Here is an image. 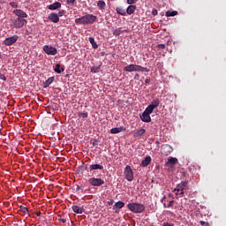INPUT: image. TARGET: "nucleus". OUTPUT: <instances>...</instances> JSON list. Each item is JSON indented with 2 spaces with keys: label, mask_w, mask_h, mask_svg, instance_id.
Here are the masks:
<instances>
[{
  "label": "nucleus",
  "mask_w": 226,
  "mask_h": 226,
  "mask_svg": "<svg viewBox=\"0 0 226 226\" xmlns=\"http://www.w3.org/2000/svg\"><path fill=\"white\" fill-rule=\"evenodd\" d=\"M101 65H93L91 68L92 72H100Z\"/></svg>",
  "instance_id": "c85d7f7f"
},
{
  "label": "nucleus",
  "mask_w": 226,
  "mask_h": 226,
  "mask_svg": "<svg viewBox=\"0 0 226 226\" xmlns=\"http://www.w3.org/2000/svg\"><path fill=\"white\" fill-rule=\"evenodd\" d=\"M57 15H58V18H59V20H60V18H62V16L64 15V11H59L57 12Z\"/></svg>",
  "instance_id": "4c0bfd02"
},
{
  "label": "nucleus",
  "mask_w": 226,
  "mask_h": 226,
  "mask_svg": "<svg viewBox=\"0 0 226 226\" xmlns=\"http://www.w3.org/2000/svg\"><path fill=\"white\" fill-rule=\"evenodd\" d=\"M134 78L136 80H139V79L140 78L139 73H135Z\"/></svg>",
  "instance_id": "37998d69"
},
{
  "label": "nucleus",
  "mask_w": 226,
  "mask_h": 226,
  "mask_svg": "<svg viewBox=\"0 0 226 226\" xmlns=\"http://www.w3.org/2000/svg\"><path fill=\"white\" fill-rule=\"evenodd\" d=\"M59 7H62V3H51L50 5H49V10H58Z\"/></svg>",
  "instance_id": "f3484780"
},
{
  "label": "nucleus",
  "mask_w": 226,
  "mask_h": 226,
  "mask_svg": "<svg viewBox=\"0 0 226 226\" xmlns=\"http://www.w3.org/2000/svg\"><path fill=\"white\" fill-rule=\"evenodd\" d=\"M151 113H153V102L147 106V122L151 123Z\"/></svg>",
  "instance_id": "a211bd4d"
},
{
  "label": "nucleus",
  "mask_w": 226,
  "mask_h": 226,
  "mask_svg": "<svg viewBox=\"0 0 226 226\" xmlns=\"http://www.w3.org/2000/svg\"><path fill=\"white\" fill-rule=\"evenodd\" d=\"M165 198H166V196H163L162 199H161V201H162V203H163V204L165 203Z\"/></svg>",
  "instance_id": "09e8293b"
},
{
  "label": "nucleus",
  "mask_w": 226,
  "mask_h": 226,
  "mask_svg": "<svg viewBox=\"0 0 226 226\" xmlns=\"http://www.w3.org/2000/svg\"><path fill=\"white\" fill-rule=\"evenodd\" d=\"M124 131L123 125H120V127L111 128L110 133H121V132Z\"/></svg>",
  "instance_id": "5701e85b"
},
{
  "label": "nucleus",
  "mask_w": 226,
  "mask_h": 226,
  "mask_svg": "<svg viewBox=\"0 0 226 226\" xmlns=\"http://www.w3.org/2000/svg\"><path fill=\"white\" fill-rule=\"evenodd\" d=\"M141 120L145 123H148V106L145 108V110H143V113L140 116Z\"/></svg>",
  "instance_id": "ddd939ff"
},
{
  "label": "nucleus",
  "mask_w": 226,
  "mask_h": 226,
  "mask_svg": "<svg viewBox=\"0 0 226 226\" xmlns=\"http://www.w3.org/2000/svg\"><path fill=\"white\" fill-rule=\"evenodd\" d=\"M89 41H90L91 44L93 45V48H98V43L95 42L94 38L90 37Z\"/></svg>",
  "instance_id": "2f4dec72"
},
{
  "label": "nucleus",
  "mask_w": 226,
  "mask_h": 226,
  "mask_svg": "<svg viewBox=\"0 0 226 226\" xmlns=\"http://www.w3.org/2000/svg\"><path fill=\"white\" fill-rule=\"evenodd\" d=\"M158 105H160L159 99H154V101H152V113L154 110V108H158Z\"/></svg>",
  "instance_id": "a878e982"
},
{
  "label": "nucleus",
  "mask_w": 226,
  "mask_h": 226,
  "mask_svg": "<svg viewBox=\"0 0 226 226\" xmlns=\"http://www.w3.org/2000/svg\"><path fill=\"white\" fill-rule=\"evenodd\" d=\"M162 226H174V223L164 222Z\"/></svg>",
  "instance_id": "ea45409f"
},
{
  "label": "nucleus",
  "mask_w": 226,
  "mask_h": 226,
  "mask_svg": "<svg viewBox=\"0 0 226 226\" xmlns=\"http://www.w3.org/2000/svg\"><path fill=\"white\" fill-rule=\"evenodd\" d=\"M43 50L47 52L48 55L57 54V48H54L53 45H43Z\"/></svg>",
  "instance_id": "0eeeda50"
},
{
  "label": "nucleus",
  "mask_w": 226,
  "mask_h": 226,
  "mask_svg": "<svg viewBox=\"0 0 226 226\" xmlns=\"http://www.w3.org/2000/svg\"><path fill=\"white\" fill-rule=\"evenodd\" d=\"M15 15H19L20 18V20H26V18H27V12H25V11H20V9L17 8V11H13Z\"/></svg>",
  "instance_id": "9b49d317"
},
{
  "label": "nucleus",
  "mask_w": 226,
  "mask_h": 226,
  "mask_svg": "<svg viewBox=\"0 0 226 226\" xmlns=\"http://www.w3.org/2000/svg\"><path fill=\"white\" fill-rule=\"evenodd\" d=\"M124 206H125L124 201H117L114 203L113 209L114 211H119L120 208H124Z\"/></svg>",
  "instance_id": "4468645a"
},
{
  "label": "nucleus",
  "mask_w": 226,
  "mask_h": 226,
  "mask_svg": "<svg viewBox=\"0 0 226 226\" xmlns=\"http://www.w3.org/2000/svg\"><path fill=\"white\" fill-rule=\"evenodd\" d=\"M152 15H158V11H156V9H154L152 11Z\"/></svg>",
  "instance_id": "79ce46f5"
},
{
  "label": "nucleus",
  "mask_w": 226,
  "mask_h": 226,
  "mask_svg": "<svg viewBox=\"0 0 226 226\" xmlns=\"http://www.w3.org/2000/svg\"><path fill=\"white\" fill-rule=\"evenodd\" d=\"M59 221H62V223H66V219H62V217H60Z\"/></svg>",
  "instance_id": "49530a36"
},
{
  "label": "nucleus",
  "mask_w": 226,
  "mask_h": 226,
  "mask_svg": "<svg viewBox=\"0 0 226 226\" xmlns=\"http://www.w3.org/2000/svg\"><path fill=\"white\" fill-rule=\"evenodd\" d=\"M79 116L81 117H88V113L87 112L79 113Z\"/></svg>",
  "instance_id": "f704fd0d"
},
{
  "label": "nucleus",
  "mask_w": 226,
  "mask_h": 226,
  "mask_svg": "<svg viewBox=\"0 0 226 226\" xmlns=\"http://www.w3.org/2000/svg\"><path fill=\"white\" fill-rule=\"evenodd\" d=\"M124 70H125L128 72H134V70H137V72L140 70L141 72H149V68H145L143 67V65L134 64V63H131L130 65H125V68H124Z\"/></svg>",
  "instance_id": "7ed1b4c3"
},
{
  "label": "nucleus",
  "mask_w": 226,
  "mask_h": 226,
  "mask_svg": "<svg viewBox=\"0 0 226 226\" xmlns=\"http://www.w3.org/2000/svg\"><path fill=\"white\" fill-rule=\"evenodd\" d=\"M98 7H101V9H104L106 7L105 0H98Z\"/></svg>",
  "instance_id": "cd10ccee"
},
{
  "label": "nucleus",
  "mask_w": 226,
  "mask_h": 226,
  "mask_svg": "<svg viewBox=\"0 0 226 226\" xmlns=\"http://www.w3.org/2000/svg\"><path fill=\"white\" fill-rule=\"evenodd\" d=\"M49 20H51V22H59L58 12H50L49 15Z\"/></svg>",
  "instance_id": "f8f14e48"
},
{
  "label": "nucleus",
  "mask_w": 226,
  "mask_h": 226,
  "mask_svg": "<svg viewBox=\"0 0 226 226\" xmlns=\"http://www.w3.org/2000/svg\"><path fill=\"white\" fill-rule=\"evenodd\" d=\"M0 79L1 80H7L6 76H4V73H0Z\"/></svg>",
  "instance_id": "58836bf2"
},
{
  "label": "nucleus",
  "mask_w": 226,
  "mask_h": 226,
  "mask_svg": "<svg viewBox=\"0 0 226 226\" xmlns=\"http://www.w3.org/2000/svg\"><path fill=\"white\" fill-rule=\"evenodd\" d=\"M127 208H129L130 211H132L133 213H143L146 211V206L144 203H139V202H132V203H127Z\"/></svg>",
  "instance_id": "f03ea898"
},
{
  "label": "nucleus",
  "mask_w": 226,
  "mask_h": 226,
  "mask_svg": "<svg viewBox=\"0 0 226 226\" xmlns=\"http://www.w3.org/2000/svg\"><path fill=\"white\" fill-rule=\"evenodd\" d=\"M17 40H19V35H11L10 38H5L4 43L5 45H13Z\"/></svg>",
  "instance_id": "9d476101"
},
{
  "label": "nucleus",
  "mask_w": 226,
  "mask_h": 226,
  "mask_svg": "<svg viewBox=\"0 0 226 226\" xmlns=\"http://www.w3.org/2000/svg\"><path fill=\"white\" fill-rule=\"evenodd\" d=\"M72 208L74 213H84V208H81L80 206H72Z\"/></svg>",
  "instance_id": "b1692460"
},
{
  "label": "nucleus",
  "mask_w": 226,
  "mask_h": 226,
  "mask_svg": "<svg viewBox=\"0 0 226 226\" xmlns=\"http://www.w3.org/2000/svg\"><path fill=\"white\" fill-rule=\"evenodd\" d=\"M109 206H110V204L114 203V201H111V200H110V201H109Z\"/></svg>",
  "instance_id": "603ef678"
},
{
  "label": "nucleus",
  "mask_w": 226,
  "mask_h": 226,
  "mask_svg": "<svg viewBox=\"0 0 226 226\" xmlns=\"http://www.w3.org/2000/svg\"><path fill=\"white\" fill-rule=\"evenodd\" d=\"M19 212L21 213L22 215H29V208H27V206H19Z\"/></svg>",
  "instance_id": "2eb2a0df"
},
{
  "label": "nucleus",
  "mask_w": 226,
  "mask_h": 226,
  "mask_svg": "<svg viewBox=\"0 0 226 226\" xmlns=\"http://www.w3.org/2000/svg\"><path fill=\"white\" fill-rule=\"evenodd\" d=\"M97 20V15L87 14L82 15L81 18H76L75 22L81 25H92Z\"/></svg>",
  "instance_id": "f257e3e1"
},
{
  "label": "nucleus",
  "mask_w": 226,
  "mask_h": 226,
  "mask_svg": "<svg viewBox=\"0 0 226 226\" xmlns=\"http://www.w3.org/2000/svg\"><path fill=\"white\" fill-rule=\"evenodd\" d=\"M11 22L14 27H23L27 20H21L19 15H17V18H11Z\"/></svg>",
  "instance_id": "20e7f679"
},
{
  "label": "nucleus",
  "mask_w": 226,
  "mask_h": 226,
  "mask_svg": "<svg viewBox=\"0 0 226 226\" xmlns=\"http://www.w3.org/2000/svg\"><path fill=\"white\" fill-rule=\"evenodd\" d=\"M172 150V146H170L169 143H164V146H162L161 153H162V155H170Z\"/></svg>",
  "instance_id": "6e6552de"
},
{
  "label": "nucleus",
  "mask_w": 226,
  "mask_h": 226,
  "mask_svg": "<svg viewBox=\"0 0 226 226\" xmlns=\"http://www.w3.org/2000/svg\"><path fill=\"white\" fill-rule=\"evenodd\" d=\"M124 173L127 181H133L134 174L132 166H125Z\"/></svg>",
  "instance_id": "39448f33"
},
{
  "label": "nucleus",
  "mask_w": 226,
  "mask_h": 226,
  "mask_svg": "<svg viewBox=\"0 0 226 226\" xmlns=\"http://www.w3.org/2000/svg\"><path fill=\"white\" fill-rule=\"evenodd\" d=\"M62 70H64V68H62L60 65V63H56V68H55V72H62Z\"/></svg>",
  "instance_id": "c756f323"
},
{
  "label": "nucleus",
  "mask_w": 226,
  "mask_h": 226,
  "mask_svg": "<svg viewBox=\"0 0 226 226\" xmlns=\"http://www.w3.org/2000/svg\"><path fill=\"white\" fill-rule=\"evenodd\" d=\"M201 226H210L208 221H200Z\"/></svg>",
  "instance_id": "c9c22d12"
},
{
  "label": "nucleus",
  "mask_w": 226,
  "mask_h": 226,
  "mask_svg": "<svg viewBox=\"0 0 226 226\" xmlns=\"http://www.w3.org/2000/svg\"><path fill=\"white\" fill-rule=\"evenodd\" d=\"M163 207H164V208H167V203H166L165 200H164Z\"/></svg>",
  "instance_id": "3c124183"
},
{
  "label": "nucleus",
  "mask_w": 226,
  "mask_h": 226,
  "mask_svg": "<svg viewBox=\"0 0 226 226\" xmlns=\"http://www.w3.org/2000/svg\"><path fill=\"white\" fill-rule=\"evenodd\" d=\"M10 4L11 5V7H14L15 10H18V3L11 2V3H10Z\"/></svg>",
  "instance_id": "e433bc0d"
},
{
  "label": "nucleus",
  "mask_w": 226,
  "mask_h": 226,
  "mask_svg": "<svg viewBox=\"0 0 226 226\" xmlns=\"http://www.w3.org/2000/svg\"><path fill=\"white\" fill-rule=\"evenodd\" d=\"M157 48L159 49V50H164L166 45L165 43H159V45H157Z\"/></svg>",
  "instance_id": "72a5a7b5"
},
{
  "label": "nucleus",
  "mask_w": 226,
  "mask_h": 226,
  "mask_svg": "<svg viewBox=\"0 0 226 226\" xmlns=\"http://www.w3.org/2000/svg\"><path fill=\"white\" fill-rule=\"evenodd\" d=\"M166 15H167V18H170V16L177 15V11H167Z\"/></svg>",
  "instance_id": "bb28decb"
},
{
  "label": "nucleus",
  "mask_w": 226,
  "mask_h": 226,
  "mask_svg": "<svg viewBox=\"0 0 226 226\" xmlns=\"http://www.w3.org/2000/svg\"><path fill=\"white\" fill-rule=\"evenodd\" d=\"M54 80H55L54 76L48 78L47 80H45L44 87H48L49 86H51V83H54Z\"/></svg>",
  "instance_id": "4be33fe9"
},
{
  "label": "nucleus",
  "mask_w": 226,
  "mask_h": 226,
  "mask_svg": "<svg viewBox=\"0 0 226 226\" xmlns=\"http://www.w3.org/2000/svg\"><path fill=\"white\" fill-rule=\"evenodd\" d=\"M174 203H175V201H170V203H168V206H169V207L174 206Z\"/></svg>",
  "instance_id": "a18cd8bd"
},
{
  "label": "nucleus",
  "mask_w": 226,
  "mask_h": 226,
  "mask_svg": "<svg viewBox=\"0 0 226 226\" xmlns=\"http://www.w3.org/2000/svg\"><path fill=\"white\" fill-rule=\"evenodd\" d=\"M144 133H146V128H139V131H136L134 135H135L136 138H139V135H143Z\"/></svg>",
  "instance_id": "393cba45"
},
{
  "label": "nucleus",
  "mask_w": 226,
  "mask_h": 226,
  "mask_svg": "<svg viewBox=\"0 0 226 226\" xmlns=\"http://www.w3.org/2000/svg\"><path fill=\"white\" fill-rule=\"evenodd\" d=\"M136 5H132L131 3H128V8H127V13L128 15H132L133 12H135Z\"/></svg>",
  "instance_id": "412c9836"
},
{
  "label": "nucleus",
  "mask_w": 226,
  "mask_h": 226,
  "mask_svg": "<svg viewBox=\"0 0 226 226\" xmlns=\"http://www.w3.org/2000/svg\"><path fill=\"white\" fill-rule=\"evenodd\" d=\"M177 162L178 158L173 157V155H170V158H168L166 165H176Z\"/></svg>",
  "instance_id": "dca6fc26"
},
{
  "label": "nucleus",
  "mask_w": 226,
  "mask_h": 226,
  "mask_svg": "<svg viewBox=\"0 0 226 226\" xmlns=\"http://www.w3.org/2000/svg\"><path fill=\"white\" fill-rule=\"evenodd\" d=\"M79 186H77V190H79Z\"/></svg>",
  "instance_id": "864d4df0"
},
{
  "label": "nucleus",
  "mask_w": 226,
  "mask_h": 226,
  "mask_svg": "<svg viewBox=\"0 0 226 226\" xmlns=\"http://www.w3.org/2000/svg\"><path fill=\"white\" fill-rule=\"evenodd\" d=\"M145 83H150V78H146Z\"/></svg>",
  "instance_id": "de8ad7c7"
},
{
  "label": "nucleus",
  "mask_w": 226,
  "mask_h": 226,
  "mask_svg": "<svg viewBox=\"0 0 226 226\" xmlns=\"http://www.w3.org/2000/svg\"><path fill=\"white\" fill-rule=\"evenodd\" d=\"M36 215H41V211H36Z\"/></svg>",
  "instance_id": "8fccbe9b"
},
{
  "label": "nucleus",
  "mask_w": 226,
  "mask_h": 226,
  "mask_svg": "<svg viewBox=\"0 0 226 226\" xmlns=\"http://www.w3.org/2000/svg\"><path fill=\"white\" fill-rule=\"evenodd\" d=\"M121 33H123V30L121 28H117L114 30V35H121Z\"/></svg>",
  "instance_id": "473e14b6"
},
{
  "label": "nucleus",
  "mask_w": 226,
  "mask_h": 226,
  "mask_svg": "<svg viewBox=\"0 0 226 226\" xmlns=\"http://www.w3.org/2000/svg\"><path fill=\"white\" fill-rule=\"evenodd\" d=\"M98 168L99 170H102L104 166H102L101 163H91L90 170H97Z\"/></svg>",
  "instance_id": "aec40b11"
},
{
  "label": "nucleus",
  "mask_w": 226,
  "mask_h": 226,
  "mask_svg": "<svg viewBox=\"0 0 226 226\" xmlns=\"http://www.w3.org/2000/svg\"><path fill=\"white\" fill-rule=\"evenodd\" d=\"M127 3H131L132 4H135V3H137V0H127Z\"/></svg>",
  "instance_id": "a19ab883"
},
{
  "label": "nucleus",
  "mask_w": 226,
  "mask_h": 226,
  "mask_svg": "<svg viewBox=\"0 0 226 226\" xmlns=\"http://www.w3.org/2000/svg\"><path fill=\"white\" fill-rule=\"evenodd\" d=\"M117 12H118L119 15H126V11H124V8H117Z\"/></svg>",
  "instance_id": "7c9ffc66"
},
{
  "label": "nucleus",
  "mask_w": 226,
  "mask_h": 226,
  "mask_svg": "<svg viewBox=\"0 0 226 226\" xmlns=\"http://www.w3.org/2000/svg\"><path fill=\"white\" fill-rule=\"evenodd\" d=\"M152 158L151 155H146V158L143 159V161H141L140 165H142L143 167H146V165H149V163H151Z\"/></svg>",
  "instance_id": "6ab92c4d"
},
{
  "label": "nucleus",
  "mask_w": 226,
  "mask_h": 226,
  "mask_svg": "<svg viewBox=\"0 0 226 226\" xmlns=\"http://www.w3.org/2000/svg\"><path fill=\"white\" fill-rule=\"evenodd\" d=\"M188 185V181H182L181 184H177V194L180 193L181 196L185 193V188H186Z\"/></svg>",
  "instance_id": "423d86ee"
},
{
  "label": "nucleus",
  "mask_w": 226,
  "mask_h": 226,
  "mask_svg": "<svg viewBox=\"0 0 226 226\" xmlns=\"http://www.w3.org/2000/svg\"><path fill=\"white\" fill-rule=\"evenodd\" d=\"M88 183H90L91 185H103V183H105V181L103 180V178L92 177L88 178Z\"/></svg>",
  "instance_id": "1a4fd4ad"
},
{
  "label": "nucleus",
  "mask_w": 226,
  "mask_h": 226,
  "mask_svg": "<svg viewBox=\"0 0 226 226\" xmlns=\"http://www.w3.org/2000/svg\"><path fill=\"white\" fill-rule=\"evenodd\" d=\"M67 3L74 4V3H76V0H67Z\"/></svg>",
  "instance_id": "c03bdc74"
}]
</instances>
